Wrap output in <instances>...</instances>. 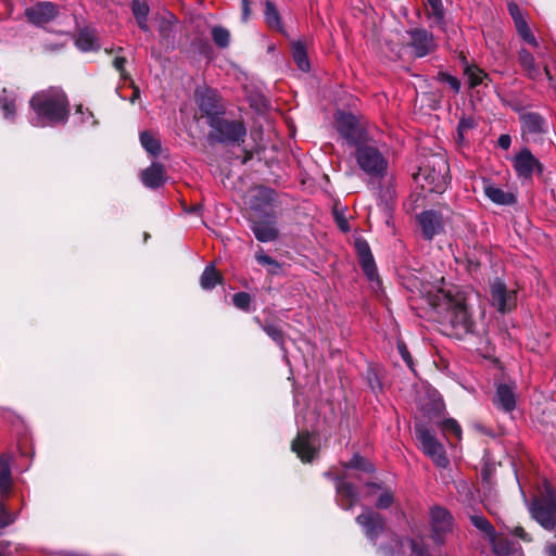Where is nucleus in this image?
I'll return each instance as SVG.
<instances>
[{
  "instance_id": "1",
  "label": "nucleus",
  "mask_w": 556,
  "mask_h": 556,
  "mask_svg": "<svg viewBox=\"0 0 556 556\" xmlns=\"http://www.w3.org/2000/svg\"><path fill=\"white\" fill-rule=\"evenodd\" d=\"M29 103L35 114L33 118L35 126H51L67 119L68 100L59 88H48L36 92Z\"/></svg>"
},
{
  "instance_id": "2",
  "label": "nucleus",
  "mask_w": 556,
  "mask_h": 556,
  "mask_svg": "<svg viewBox=\"0 0 556 556\" xmlns=\"http://www.w3.org/2000/svg\"><path fill=\"white\" fill-rule=\"evenodd\" d=\"M447 173L448 165L445 157L434 154L427 160V164L419 167L415 180L427 191L442 193L448 184Z\"/></svg>"
},
{
  "instance_id": "3",
  "label": "nucleus",
  "mask_w": 556,
  "mask_h": 556,
  "mask_svg": "<svg viewBox=\"0 0 556 556\" xmlns=\"http://www.w3.org/2000/svg\"><path fill=\"white\" fill-rule=\"evenodd\" d=\"M352 148L355 149V159L362 170L375 177H381L386 174L388 161L369 136Z\"/></svg>"
},
{
  "instance_id": "4",
  "label": "nucleus",
  "mask_w": 556,
  "mask_h": 556,
  "mask_svg": "<svg viewBox=\"0 0 556 556\" xmlns=\"http://www.w3.org/2000/svg\"><path fill=\"white\" fill-rule=\"evenodd\" d=\"M415 433L422 452L429 456L432 462L441 468L448 465L444 446L435 439V437L424 425L415 426Z\"/></svg>"
},
{
  "instance_id": "5",
  "label": "nucleus",
  "mask_w": 556,
  "mask_h": 556,
  "mask_svg": "<svg viewBox=\"0 0 556 556\" xmlns=\"http://www.w3.org/2000/svg\"><path fill=\"white\" fill-rule=\"evenodd\" d=\"M532 517L545 529H553L556 523V498L549 488L546 495L536 498L530 506Z\"/></svg>"
},
{
  "instance_id": "6",
  "label": "nucleus",
  "mask_w": 556,
  "mask_h": 556,
  "mask_svg": "<svg viewBox=\"0 0 556 556\" xmlns=\"http://www.w3.org/2000/svg\"><path fill=\"white\" fill-rule=\"evenodd\" d=\"M211 127L214 129L212 136L219 142H239L245 137V128L239 122H229L220 117H212Z\"/></svg>"
},
{
  "instance_id": "7",
  "label": "nucleus",
  "mask_w": 556,
  "mask_h": 556,
  "mask_svg": "<svg viewBox=\"0 0 556 556\" xmlns=\"http://www.w3.org/2000/svg\"><path fill=\"white\" fill-rule=\"evenodd\" d=\"M336 125L339 134L349 147L355 146L368 136V134L357 124L356 117L352 114L338 112L336 115Z\"/></svg>"
},
{
  "instance_id": "8",
  "label": "nucleus",
  "mask_w": 556,
  "mask_h": 556,
  "mask_svg": "<svg viewBox=\"0 0 556 556\" xmlns=\"http://www.w3.org/2000/svg\"><path fill=\"white\" fill-rule=\"evenodd\" d=\"M491 303L501 313L510 312L516 306L515 291L508 290L501 280H495L490 287Z\"/></svg>"
},
{
  "instance_id": "9",
  "label": "nucleus",
  "mask_w": 556,
  "mask_h": 556,
  "mask_svg": "<svg viewBox=\"0 0 556 556\" xmlns=\"http://www.w3.org/2000/svg\"><path fill=\"white\" fill-rule=\"evenodd\" d=\"M513 167L519 178L530 179L534 172L542 173V164L527 148L513 159Z\"/></svg>"
},
{
  "instance_id": "10",
  "label": "nucleus",
  "mask_w": 556,
  "mask_h": 556,
  "mask_svg": "<svg viewBox=\"0 0 556 556\" xmlns=\"http://www.w3.org/2000/svg\"><path fill=\"white\" fill-rule=\"evenodd\" d=\"M409 47L413 50V53L417 58H422L431 52H433L437 48V43L432 34L422 28H415L409 30Z\"/></svg>"
},
{
  "instance_id": "11",
  "label": "nucleus",
  "mask_w": 556,
  "mask_h": 556,
  "mask_svg": "<svg viewBox=\"0 0 556 556\" xmlns=\"http://www.w3.org/2000/svg\"><path fill=\"white\" fill-rule=\"evenodd\" d=\"M522 135L528 139L536 138L548 131V124L538 113L529 112L520 115Z\"/></svg>"
},
{
  "instance_id": "12",
  "label": "nucleus",
  "mask_w": 556,
  "mask_h": 556,
  "mask_svg": "<svg viewBox=\"0 0 556 556\" xmlns=\"http://www.w3.org/2000/svg\"><path fill=\"white\" fill-rule=\"evenodd\" d=\"M418 223L427 240L433 239L444 228L442 215L433 210L420 213L418 215Z\"/></svg>"
},
{
  "instance_id": "13",
  "label": "nucleus",
  "mask_w": 556,
  "mask_h": 556,
  "mask_svg": "<svg viewBox=\"0 0 556 556\" xmlns=\"http://www.w3.org/2000/svg\"><path fill=\"white\" fill-rule=\"evenodd\" d=\"M157 29L161 42L167 48H174L176 43V17L169 11H163L157 17Z\"/></svg>"
},
{
  "instance_id": "14",
  "label": "nucleus",
  "mask_w": 556,
  "mask_h": 556,
  "mask_svg": "<svg viewBox=\"0 0 556 556\" xmlns=\"http://www.w3.org/2000/svg\"><path fill=\"white\" fill-rule=\"evenodd\" d=\"M448 309L450 321L454 328L464 332L471 330L472 321L465 303L460 300L450 301Z\"/></svg>"
},
{
  "instance_id": "15",
  "label": "nucleus",
  "mask_w": 556,
  "mask_h": 556,
  "mask_svg": "<svg viewBox=\"0 0 556 556\" xmlns=\"http://www.w3.org/2000/svg\"><path fill=\"white\" fill-rule=\"evenodd\" d=\"M509 13L514 20L516 29L520 37L530 46L538 48L539 42L534 35L532 34L525 14L522 13L521 9L519 8L517 2H509L508 5Z\"/></svg>"
},
{
  "instance_id": "16",
  "label": "nucleus",
  "mask_w": 556,
  "mask_h": 556,
  "mask_svg": "<svg viewBox=\"0 0 556 556\" xmlns=\"http://www.w3.org/2000/svg\"><path fill=\"white\" fill-rule=\"evenodd\" d=\"M252 231L261 242H270L278 238V229L274 216L265 215L252 224Z\"/></svg>"
},
{
  "instance_id": "17",
  "label": "nucleus",
  "mask_w": 556,
  "mask_h": 556,
  "mask_svg": "<svg viewBox=\"0 0 556 556\" xmlns=\"http://www.w3.org/2000/svg\"><path fill=\"white\" fill-rule=\"evenodd\" d=\"M356 522L363 528L368 539L375 540L383 529V520L378 513L365 508L356 518Z\"/></svg>"
},
{
  "instance_id": "18",
  "label": "nucleus",
  "mask_w": 556,
  "mask_h": 556,
  "mask_svg": "<svg viewBox=\"0 0 556 556\" xmlns=\"http://www.w3.org/2000/svg\"><path fill=\"white\" fill-rule=\"evenodd\" d=\"M292 451L302 462L309 463L317 454L315 439L307 432L299 433L292 442Z\"/></svg>"
},
{
  "instance_id": "19",
  "label": "nucleus",
  "mask_w": 556,
  "mask_h": 556,
  "mask_svg": "<svg viewBox=\"0 0 556 556\" xmlns=\"http://www.w3.org/2000/svg\"><path fill=\"white\" fill-rule=\"evenodd\" d=\"M355 249L365 275L369 280H376L378 273L368 243L363 239H357L355 241Z\"/></svg>"
},
{
  "instance_id": "20",
  "label": "nucleus",
  "mask_w": 556,
  "mask_h": 556,
  "mask_svg": "<svg viewBox=\"0 0 556 556\" xmlns=\"http://www.w3.org/2000/svg\"><path fill=\"white\" fill-rule=\"evenodd\" d=\"M430 520L437 541H440L441 535L450 531L452 528V517L448 511L442 507L431 508Z\"/></svg>"
},
{
  "instance_id": "21",
  "label": "nucleus",
  "mask_w": 556,
  "mask_h": 556,
  "mask_svg": "<svg viewBox=\"0 0 556 556\" xmlns=\"http://www.w3.org/2000/svg\"><path fill=\"white\" fill-rule=\"evenodd\" d=\"M55 13L53 2H36L31 8L26 9L28 18L38 25L49 22Z\"/></svg>"
},
{
  "instance_id": "22",
  "label": "nucleus",
  "mask_w": 556,
  "mask_h": 556,
  "mask_svg": "<svg viewBox=\"0 0 556 556\" xmlns=\"http://www.w3.org/2000/svg\"><path fill=\"white\" fill-rule=\"evenodd\" d=\"M519 63L527 76L533 80L540 79L543 73L548 79L552 78L547 67L545 66L542 72L536 65L533 55L526 49L519 51Z\"/></svg>"
},
{
  "instance_id": "23",
  "label": "nucleus",
  "mask_w": 556,
  "mask_h": 556,
  "mask_svg": "<svg viewBox=\"0 0 556 556\" xmlns=\"http://www.w3.org/2000/svg\"><path fill=\"white\" fill-rule=\"evenodd\" d=\"M483 191L486 198L497 205H511L516 202L514 193L506 192L490 181L483 182Z\"/></svg>"
},
{
  "instance_id": "24",
  "label": "nucleus",
  "mask_w": 556,
  "mask_h": 556,
  "mask_svg": "<svg viewBox=\"0 0 556 556\" xmlns=\"http://www.w3.org/2000/svg\"><path fill=\"white\" fill-rule=\"evenodd\" d=\"M141 181L148 188H159L165 181L164 166L153 163L141 173Z\"/></svg>"
},
{
  "instance_id": "25",
  "label": "nucleus",
  "mask_w": 556,
  "mask_h": 556,
  "mask_svg": "<svg viewBox=\"0 0 556 556\" xmlns=\"http://www.w3.org/2000/svg\"><path fill=\"white\" fill-rule=\"evenodd\" d=\"M197 103L202 112L212 117L218 114L217 97L212 90H204L195 94Z\"/></svg>"
},
{
  "instance_id": "26",
  "label": "nucleus",
  "mask_w": 556,
  "mask_h": 556,
  "mask_svg": "<svg viewBox=\"0 0 556 556\" xmlns=\"http://www.w3.org/2000/svg\"><path fill=\"white\" fill-rule=\"evenodd\" d=\"M338 501L344 509H350L358 502V494L355 488L345 481L337 483Z\"/></svg>"
},
{
  "instance_id": "27",
  "label": "nucleus",
  "mask_w": 556,
  "mask_h": 556,
  "mask_svg": "<svg viewBox=\"0 0 556 556\" xmlns=\"http://www.w3.org/2000/svg\"><path fill=\"white\" fill-rule=\"evenodd\" d=\"M495 404L505 412L513 410L516 405L515 388L508 384H500L496 391Z\"/></svg>"
},
{
  "instance_id": "28",
  "label": "nucleus",
  "mask_w": 556,
  "mask_h": 556,
  "mask_svg": "<svg viewBox=\"0 0 556 556\" xmlns=\"http://www.w3.org/2000/svg\"><path fill=\"white\" fill-rule=\"evenodd\" d=\"M75 45L79 50H81L84 52L94 51L100 48L98 37H97L94 30L91 28H88V27L83 28L78 33V35L75 39Z\"/></svg>"
},
{
  "instance_id": "29",
  "label": "nucleus",
  "mask_w": 556,
  "mask_h": 556,
  "mask_svg": "<svg viewBox=\"0 0 556 556\" xmlns=\"http://www.w3.org/2000/svg\"><path fill=\"white\" fill-rule=\"evenodd\" d=\"M12 479H11V467H10V457L1 456L0 457V491L3 496H7L11 490Z\"/></svg>"
},
{
  "instance_id": "30",
  "label": "nucleus",
  "mask_w": 556,
  "mask_h": 556,
  "mask_svg": "<svg viewBox=\"0 0 556 556\" xmlns=\"http://www.w3.org/2000/svg\"><path fill=\"white\" fill-rule=\"evenodd\" d=\"M424 11L430 23L440 25L444 20V8L442 2H424Z\"/></svg>"
},
{
  "instance_id": "31",
  "label": "nucleus",
  "mask_w": 556,
  "mask_h": 556,
  "mask_svg": "<svg viewBox=\"0 0 556 556\" xmlns=\"http://www.w3.org/2000/svg\"><path fill=\"white\" fill-rule=\"evenodd\" d=\"M16 100L17 96L14 92H9L7 89L3 90V94L0 98V105L5 118L14 116L16 111Z\"/></svg>"
},
{
  "instance_id": "32",
  "label": "nucleus",
  "mask_w": 556,
  "mask_h": 556,
  "mask_svg": "<svg viewBox=\"0 0 556 556\" xmlns=\"http://www.w3.org/2000/svg\"><path fill=\"white\" fill-rule=\"evenodd\" d=\"M292 56L301 71L307 72L309 70V62L307 59L306 49L301 42L293 43Z\"/></svg>"
},
{
  "instance_id": "33",
  "label": "nucleus",
  "mask_w": 556,
  "mask_h": 556,
  "mask_svg": "<svg viewBox=\"0 0 556 556\" xmlns=\"http://www.w3.org/2000/svg\"><path fill=\"white\" fill-rule=\"evenodd\" d=\"M220 282V275L219 273L214 268V266L208 265L205 267L200 283L203 289L210 290L214 288L217 283Z\"/></svg>"
},
{
  "instance_id": "34",
  "label": "nucleus",
  "mask_w": 556,
  "mask_h": 556,
  "mask_svg": "<svg viewBox=\"0 0 556 556\" xmlns=\"http://www.w3.org/2000/svg\"><path fill=\"white\" fill-rule=\"evenodd\" d=\"M132 12L138 22L139 27L143 31H149L150 28L147 24V16L149 14L148 2H134Z\"/></svg>"
},
{
  "instance_id": "35",
  "label": "nucleus",
  "mask_w": 556,
  "mask_h": 556,
  "mask_svg": "<svg viewBox=\"0 0 556 556\" xmlns=\"http://www.w3.org/2000/svg\"><path fill=\"white\" fill-rule=\"evenodd\" d=\"M465 74L468 78L469 86L472 88L483 84L484 79L488 78V74L477 66L466 67Z\"/></svg>"
},
{
  "instance_id": "36",
  "label": "nucleus",
  "mask_w": 556,
  "mask_h": 556,
  "mask_svg": "<svg viewBox=\"0 0 556 556\" xmlns=\"http://www.w3.org/2000/svg\"><path fill=\"white\" fill-rule=\"evenodd\" d=\"M265 20L269 27L280 30L282 28L278 10L273 2H266Z\"/></svg>"
},
{
  "instance_id": "37",
  "label": "nucleus",
  "mask_w": 556,
  "mask_h": 556,
  "mask_svg": "<svg viewBox=\"0 0 556 556\" xmlns=\"http://www.w3.org/2000/svg\"><path fill=\"white\" fill-rule=\"evenodd\" d=\"M255 258L261 265L267 267L269 274L276 275L280 271L279 263L269 255L265 254L262 250L256 252Z\"/></svg>"
},
{
  "instance_id": "38",
  "label": "nucleus",
  "mask_w": 556,
  "mask_h": 556,
  "mask_svg": "<svg viewBox=\"0 0 556 556\" xmlns=\"http://www.w3.org/2000/svg\"><path fill=\"white\" fill-rule=\"evenodd\" d=\"M212 38L216 46H218L219 48H226L228 47L230 41V34L226 28L215 26L212 29Z\"/></svg>"
},
{
  "instance_id": "39",
  "label": "nucleus",
  "mask_w": 556,
  "mask_h": 556,
  "mask_svg": "<svg viewBox=\"0 0 556 556\" xmlns=\"http://www.w3.org/2000/svg\"><path fill=\"white\" fill-rule=\"evenodd\" d=\"M140 141L142 147L151 154L156 155L160 152V141L149 132H142L140 135Z\"/></svg>"
},
{
  "instance_id": "40",
  "label": "nucleus",
  "mask_w": 556,
  "mask_h": 556,
  "mask_svg": "<svg viewBox=\"0 0 556 556\" xmlns=\"http://www.w3.org/2000/svg\"><path fill=\"white\" fill-rule=\"evenodd\" d=\"M263 330L277 344L283 348V333L281 329L273 324L264 325Z\"/></svg>"
},
{
  "instance_id": "41",
  "label": "nucleus",
  "mask_w": 556,
  "mask_h": 556,
  "mask_svg": "<svg viewBox=\"0 0 556 556\" xmlns=\"http://www.w3.org/2000/svg\"><path fill=\"white\" fill-rule=\"evenodd\" d=\"M475 126H476V124L472 118L460 119L458 127H457V137H458V141L460 143H463L466 140L467 131L472 129Z\"/></svg>"
},
{
  "instance_id": "42",
  "label": "nucleus",
  "mask_w": 556,
  "mask_h": 556,
  "mask_svg": "<svg viewBox=\"0 0 556 556\" xmlns=\"http://www.w3.org/2000/svg\"><path fill=\"white\" fill-rule=\"evenodd\" d=\"M472 523L480 530L484 531L489 535L494 534L493 526L488 521L486 518L480 515L471 516Z\"/></svg>"
},
{
  "instance_id": "43",
  "label": "nucleus",
  "mask_w": 556,
  "mask_h": 556,
  "mask_svg": "<svg viewBox=\"0 0 556 556\" xmlns=\"http://www.w3.org/2000/svg\"><path fill=\"white\" fill-rule=\"evenodd\" d=\"M232 301L236 307L248 311L251 304V296L249 293L239 292L233 295Z\"/></svg>"
},
{
  "instance_id": "44",
  "label": "nucleus",
  "mask_w": 556,
  "mask_h": 556,
  "mask_svg": "<svg viewBox=\"0 0 556 556\" xmlns=\"http://www.w3.org/2000/svg\"><path fill=\"white\" fill-rule=\"evenodd\" d=\"M442 428H443V430L445 432L453 433L458 440L460 439V437H462V429H460V426L457 424L456 420H454V419H446L443 422Z\"/></svg>"
},
{
  "instance_id": "45",
  "label": "nucleus",
  "mask_w": 556,
  "mask_h": 556,
  "mask_svg": "<svg viewBox=\"0 0 556 556\" xmlns=\"http://www.w3.org/2000/svg\"><path fill=\"white\" fill-rule=\"evenodd\" d=\"M15 519V516L10 514L4 504L0 502V528H4L11 525Z\"/></svg>"
},
{
  "instance_id": "46",
  "label": "nucleus",
  "mask_w": 556,
  "mask_h": 556,
  "mask_svg": "<svg viewBox=\"0 0 556 556\" xmlns=\"http://www.w3.org/2000/svg\"><path fill=\"white\" fill-rule=\"evenodd\" d=\"M393 502V494L390 491L380 493L376 506L378 508H388Z\"/></svg>"
},
{
  "instance_id": "47",
  "label": "nucleus",
  "mask_w": 556,
  "mask_h": 556,
  "mask_svg": "<svg viewBox=\"0 0 556 556\" xmlns=\"http://www.w3.org/2000/svg\"><path fill=\"white\" fill-rule=\"evenodd\" d=\"M125 63H126V59L123 58V56H116L114 60H113V66L115 67V70L117 72H119L121 74V77L123 79H127L128 75L127 73L125 72Z\"/></svg>"
},
{
  "instance_id": "48",
  "label": "nucleus",
  "mask_w": 556,
  "mask_h": 556,
  "mask_svg": "<svg viewBox=\"0 0 556 556\" xmlns=\"http://www.w3.org/2000/svg\"><path fill=\"white\" fill-rule=\"evenodd\" d=\"M364 463L365 462H364V459L361 456L355 455L351 459V462L349 464V467H351V468H359V469H363V470H370L371 469L370 466L367 467V466L364 465Z\"/></svg>"
},
{
  "instance_id": "49",
  "label": "nucleus",
  "mask_w": 556,
  "mask_h": 556,
  "mask_svg": "<svg viewBox=\"0 0 556 556\" xmlns=\"http://www.w3.org/2000/svg\"><path fill=\"white\" fill-rule=\"evenodd\" d=\"M497 144L500 148H502L503 150H508L510 144H511V138L509 135H501L497 139Z\"/></svg>"
},
{
  "instance_id": "50",
  "label": "nucleus",
  "mask_w": 556,
  "mask_h": 556,
  "mask_svg": "<svg viewBox=\"0 0 556 556\" xmlns=\"http://www.w3.org/2000/svg\"><path fill=\"white\" fill-rule=\"evenodd\" d=\"M399 351L405 361V363L410 367L412 366V357L403 343H399Z\"/></svg>"
},
{
  "instance_id": "51",
  "label": "nucleus",
  "mask_w": 556,
  "mask_h": 556,
  "mask_svg": "<svg viewBox=\"0 0 556 556\" xmlns=\"http://www.w3.org/2000/svg\"><path fill=\"white\" fill-rule=\"evenodd\" d=\"M447 83L450 84V86H451V87H452L456 92L459 90L460 84H459V81H458L456 78H454V77L450 76V77L447 78Z\"/></svg>"
},
{
  "instance_id": "52",
  "label": "nucleus",
  "mask_w": 556,
  "mask_h": 556,
  "mask_svg": "<svg viewBox=\"0 0 556 556\" xmlns=\"http://www.w3.org/2000/svg\"><path fill=\"white\" fill-rule=\"evenodd\" d=\"M545 552L547 556H556V543L547 545Z\"/></svg>"
},
{
  "instance_id": "53",
  "label": "nucleus",
  "mask_w": 556,
  "mask_h": 556,
  "mask_svg": "<svg viewBox=\"0 0 556 556\" xmlns=\"http://www.w3.org/2000/svg\"><path fill=\"white\" fill-rule=\"evenodd\" d=\"M433 406H434L433 407L434 410L440 412V409L442 408L443 404H442L441 400L438 399V400L433 401Z\"/></svg>"
},
{
  "instance_id": "54",
  "label": "nucleus",
  "mask_w": 556,
  "mask_h": 556,
  "mask_svg": "<svg viewBox=\"0 0 556 556\" xmlns=\"http://www.w3.org/2000/svg\"><path fill=\"white\" fill-rule=\"evenodd\" d=\"M139 98V89L136 87L134 90V94L130 98V102L134 103Z\"/></svg>"
},
{
  "instance_id": "55",
  "label": "nucleus",
  "mask_w": 556,
  "mask_h": 556,
  "mask_svg": "<svg viewBox=\"0 0 556 556\" xmlns=\"http://www.w3.org/2000/svg\"><path fill=\"white\" fill-rule=\"evenodd\" d=\"M515 533H516L518 536H520V538L525 539V530H523L522 528H519V527H518V528H516Z\"/></svg>"
},
{
  "instance_id": "56",
  "label": "nucleus",
  "mask_w": 556,
  "mask_h": 556,
  "mask_svg": "<svg viewBox=\"0 0 556 556\" xmlns=\"http://www.w3.org/2000/svg\"><path fill=\"white\" fill-rule=\"evenodd\" d=\"M368 489L371 493H375L376 491H378L380 488L379 485L372 483V484H368Z\"/></svg>"
},
{
  "instance_id": "57",
  "label": "nucleus",
  "mask_w": 556,
  "mask_h": 556,
  "mask_svg": "<svg viewBox=\"0 0 556 556\" xmlns=\"http://www.w3.org/2000/svg\"><path fill=\"white\" fill-rule=\"evenodd\" d=\"M248 14H249L248 2H244V5H243V18L244 20L248 18Z\"/></svg>"
},
{
  "instance_id": "58",
  "label": "nucleus",
  "mask_w": 556,
  "mask_h": 556,
  "mask_svg": "<svg viewBox=\"0 0 556 556\" xmlns=\"http://www.w3.org/2000/svg\"><path fill=\"white\" fill-rule=\"evenodd\" d=\"M413 551H414V553H416L417 555L422 556V551H421V549H417V547H416V544H415V543H413Z\"/></svg>"
},
{
  "instance_id": "59",
  "label": "nucleus",
  "mask_w": 556,
  "mask_h": 556,
  "mask_svg": "<svg viewBox=\"0 0 556 556\" xmlns=\"http://www.w3.org/2000/svg\"><path fill=\"white\" fill-rule=\"evenodd\" d=\"M77 112L81 113L83 112V106L81 105H78L77 106Z\"/></svg>"
},
{
  "instance_id": "60",
  "label": "nucleus",
  "mask_w": 556,
  "mask_h": 556,
  "mask_svg": "<svg viewBox=\"0 0 556 556\" xmlns=\"http://www.w3.org/2000/svg\"><path fill=\"white\" fill-rule=\"evenodd\" d=\"M341 228H342V230H346V228L344 227V224H341Z\"/></svg>"
},
{
  "instance_id": "61",
  "label": "nucleus",
  "mask_w": 556,
  "mask_h": 556,
  "mask_svg": "<svg viewBox=\"0 0 556 556\" xmlns=\"http://www.w3.org/2000/svg\"><path fill=\"white\" fill-rule=\"evenodd\" d=\"M341 228H342V230H346V228L344 227V224H341Z\"/></svg>"
}]
</instances>
